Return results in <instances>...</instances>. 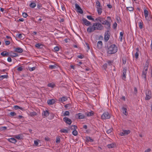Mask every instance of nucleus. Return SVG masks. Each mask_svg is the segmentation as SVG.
Here are the masks:
<instances>
[{
  "instance_id": "39",
  "label": "nucleus",
  "mask_w": 152,
  "mask_h": 152,
  "mask_svg": "<svg viewBox=\"0 0 152 152\" xmlns=\"http://www.w3.org/2000/svg\"><path fill=\"white\" fill-rule=\"evenodd\" d=\"M15 137V138L18 140H20L22 138V136L20 134H19L18 135H16Z\"/></svg>"
},
{
  "instance_id": "15",
  "label": "nucleus",
  "mask_w": 152,
  "mask_h": 152,
  "mask_svg": "<svg viewBox=\"0 0 152 152\" xmlns=\"http://www.w3.org/2000/svg\"><path fill=\"white\" fill-rule=\"evenodd\" d=\"M67 99V97L66 96H63L62 98L59 99V101L63 102L66 101Z\"/></svg>"
},
{
  "instance_id": "47",
  "label": "nucleus",
  "mask_w": 152,
  "mask_h": 152,
  "mask_svg": "<svg viewBox=\"0 0 152 152\" xmlns=\"http://www.w3.org/2000/svg\"><path fill=\"white\" fill-rule=\"evenodd\" d=\"M28 16V14L26 12H23L22 13V16L25 18H26Z\"/></svg>"
},
{
  "instance_id": "59",
  "label": "nucleus",
  "mask_w": 152,
  "mask_h": 152,
  "mask_svg": "<svg viewBox=\"0 0 152 152\" xmlns=\"http://www.w3.org/2000/svg\"><path fill=\"white\" fill-rule=\"evenodd\" d=\"M7 128V127L6 126H3L0 129L1 130H6Z\"/></svg>"
},
{
  "instance_id": "22",
  "label": "nucleus",
  "mask_w": 152,
  "mask_h": 152,
  "mask_svg": "<svg viewBox=\"0 0 152 152\" xmlns=\"http://www.w3.org/2000/svg\"><path fill=\"white\" fill-rule=\"evenodd\" d=\"M15 51L18 53H21L23 52V50L21 48H15Z\"/></svg>"
},
{
  "instance_id": "35",
  "label": "nucleus",
  "mask_w": 152,
  "mask_h": 152,
  "mask_svg": "<svg viewBox=\"0 0 152 152\" xmlns=\"http://www.w3.org/2000/svg\"><path fill=\"white\" fill-rule=\"evenodd\" d=\"M29 115L31 116H33L37 115V113L35 112H30Z\"/></svg>"
},
{
  "instance_id": "24",
  "label": "nucleus",
  "mask_w": 152,
  "mask_h": 152,
  "mask_svg": "<svg viewBox=\"0 0 152 152\" xmlns=\"http://www.w3.org/2000/svg\"><path fill=\"white\" fill-rule=\"evenodd\" d=\"M1 55L3 56H8L9 55V53L6 51H3L1 53Z\"/></svg>"
},
{
  "instance_id": "46",
  "label": "nucleus",
  "mask_w": 152,
  "mask_h": 152,
  "mask_svg": "<svg viewBox=\"0 0 152 152\" xmlns=\"http://www.w3.org/2000/svg\"><path fill=\"white\" fill-rule=\"evenodd\" d=\"M127 9L129 11H132L133 10L134 8L132 7H127Z\"/></svg>"
},
{
  "instance_id": "40",
  "label": "nucleus",
  "mask_w": 152,
  "mask_h": 152,
  "mask_svg": "<svg viewBox=\"0 0 152 152\" xmlns=\"http://www.w3.org/2000/svg\"><path fill=\"white\" fill-rule=\"evenodd\" d=\"M86 18L89 20H92L93 21H94V19L91 16V15H87L86 17Z\"/></svg>"
},
{
  "instance_id": "18",
  "label": "nucleus",
  "mask_w": 152,
  "mask_h": 152,
  "mask_svg": "<svg viewBox=\"0 0 152 152\" xmlns=\"http://www.w3.org/2000/svg\"><path fill=\"white\" fill-rule=\"evenodd\" d=\"M78 118L79 119H83L85 118L84 115L81 113H79L78 114Z\"/></svg>"
},
{
  "instance_id": "25",
  "label": "nucleus",
  "mask_w": 152,
  "mask_h": 152,
  "mask_svg": "<svg viewBox=\"0 0 152 152\" xmlns=\"http://www.w3.org/2000/svg\"><path fill=\"white\" fill-rule=\"evenodd\" d=\"M86 141L88 142H93L94 141V140L90 137H86Z\"/></svg>"
},
{
  "instance_id": "11",
  "label": "nucleus",
  "mask_w": 152,
  "mask_h": 152,
  "mask_svg": "<svg viewBox=\"0 0 152 152\" xmlns=\"http://www.w3.org/2000/svg\"><path fill=\"white\" fill-rule=\"evenodd\" d=\"M104 18L99 17L96 18L95 19V20L98 23H101V24L102 25V23L104 21Z\"/></svg>"
},
{
  "instance_id": "43",
  "label": "nucleus",
  "mask_w": 152,
  "mask_h": 152,
  "mask_svg": "<svg viewBox=\"0 0 152 152\" xmlns=\"http://www.w3.org/2000/svg\"><path fill=\"white\" fill-rule=\"evenodd\" d=\"M56 66V65H50L49 66V68L51 69H55Z\"/></svg>"
},
{
  "instance_id": "31",
  "label": "nucleus",
  "mask_w": 152,
  "mask_h": 152,
  "mask_svg": "<svg viewBox=\"0 0 152 152\" xmlns=\"http://www.w3.org/2000/svg\"><path fill=\"white\" fill-rule=\"evenodd\" d=\"M49 113L48 110L44 111L43 113H42V114L45 117L48 116L49 115Z\"/></svg>"
},
{
  "instance_id": "60",
  "label": "nucleus",
  "mask_w": 152,
  "mask_h": 152,
  "mask_svg": "<svg viewBox=\"0 0 152 152\" xmlns=\"http://www.w3.org/2000/svg\"><path fill=\"white\" fill-rule=\"evenodd\" d=\"M5 43L6 45H8L10 44V42L9 41H6Z\"/></svg>"
},
{
  "instance_id": "61",
  "label": "nucleus",
  "mask_w": 152,
  "mask_h": 152,
  "mask_svg": "<svg viewBox=\"0 0 152 152\" xmlns=\"http://www.w3.org/2000/svg\"><path fill=\"white\" fill-rule=\"evenodd\" d=\"M42 7V5L40 4H39L37 5V7L38 9H40Z\"/></svg>"
},
{
  "instance_id": "30",
  "label": "nucleus",
  "mask_w": 152,
  "mask_h": 152,
  "mask_svg": "<svg viewBox=\"0 0 152 152\" xmlns=\"http://www.w3.org/2000/svg\"><path fill=\"white\" fill-rule=\"evenodd\" d=\"M115 145L114 143H111V144L107 145V147L109 148H113L115 147Z\"/></svg>"
},
{
  "instance_id": "1",
  "label": "nucleus",
  "mask_w": 152,
  "mask_h": 152,
  "mask_svg": "<svg viewBox=\"0 0 152 152\" xmlns=\"http://www.w3.org/2000/svg\"><path fill=\"white\" fill-rule=\"evenodd\" d=\"M103 26L100 23L97 22L94 23L92 26H90L87 29V31L89 33H91L95 31L102 30L104 29Z\"/></svg>"
},
{
  "instance_id": "56",
  "label": "nucleus",
  "mask_w": 152,
  "mask_h": 152,
  "mask_svg": "<svg viewBox=\"0 0 152 152\" xmlns=\"http://www.w3.org/2000/svg\"><path fill=\"white\" fill-rule=\"evenodd\" d=\"M10 115L12 116H14L16 115V113L14 112H11L10 113Z\"/></svg>"
},
{
  "instance_id": "27",
  "label": "nucleus",
  "mask_w": 152,
  "mask_h": 152,
  "mask_svg": "<svg viewBox=\"0 0 152 152\" xmlns=\"http://www.w3.org/2000/svg\"><path fill=\"white\" fill-rule=\"evenodd\" d=\"M148 65H149L148 63L147 62L145 63V66L144 69H143L144 70L147 71V70L148 69Z\"/></svg>"
},
{
  "instance_id": "29",
  "label": "nucleus",
  "mask_w": 152,
  "mask_h": 152,
  "mask_svg": "<svg viewBox=\"0 0 152 152\" xmlns=\"http://www.w3.org/2000/svg\"><path fill=\"white\" fill-rule=\"evenodd\" d=\"M144 13L145 18H146L148 15V12L147 10L146 9H145L144 11Z\"/></svg>"
},
{
  "instance_id": "6",
  "label": "nucleus",
  "mask_w": 152,
  "mask_h": 152,
  "mask_svg": "<svg viewBox=\"0 0 152 152\" xmlns=\"http://www.w3.org/2000/svg\"><path fill=\"white\" fill-rule=\"evenodd\" d=\"M110 33L109 30L107 31L105 34L104 39L105 42H107L110 38Z\"/></svg>"
},
{
  "instance_id": "21",
  "label": "nucleus",
  "mask_w": 152,
  "mask_h": 152,
  "mask_svg": "<svg viewBox=\"0 0 152 152\" xmlns=\"http://www.w3.org/2000/svg\"><path fill=\"white\" fill-rule=\"evenodd\" d=\"M102 7H96L97 10L99 15H101L102 13Z\"/></svg>"
},
{
  "instance_id": "51",
  "label": "nucleus",
  "mask_w": 152,
  "mask_h": 152,
  "mask_svg": "<svg viewBox=\"0 0 152 152\" xmlns=\"http://www.w3.org/2000/svg\"><path fill=\"white\" fill-rule=\"evenodd\" d=\"M113 129H109L107 130L106 132L107 134H109L111 133Z\"/></svg>"
},
{
  "instance_id": "37",
  "label": "nucleus",
  "mask_w": 152,
  "mask_h": 152,
  "mask_svg": "<svg viewBox=\"0 0 152 152\" xmlns=\"http://www.w3.org/2000/svg\"><path fill=\"white\" fill-rule=\"evenodd\" d=\"M96 5L97 6L96 7H102V6L101 5L99 1L97 0L96 1Z\"/></svg>"
},
{
  "instance_id": "20",
  "label": "nucleus",
  "mask_w": 152,
  "mask_h": 152,
  "mask_svg": "<svg viewBox=\"0 0 152 152\" xmlns=\"http://www.w3.org/2000/svg\"><path fill=\"white\" fill-rule=\"evenodd\" d=\"M47 102L49 104L53 105L55 103V101L53 99H51L48 100Z\"/></svg>"
},
{
  "instance_id": "57",
  "label": "nucleus",
  "mask_w": 152,
  "mask_h": 152,
  "mask_svg": "<svg viewBox=\"0 0 152 152\" xmlns=\"http://www.w3.org/2000/svg\"><path fill=\"white\" fill-rule=\"evenodd\" d=\"M54 50L56 51H58L59 50V48L58 46H56L54 48Z\"/></svg>"
},
{
  "instance_id": "7",
  "label": "nucleus",
  "mask_w": 152,
  "mask_h": 152,
  "mask_svg": "<svg viewBox=\"0 0 152 152\" xmlns=\"http://www.w3.org/2000/svg\"><path fill=\"white\" fill-rule=\"evenodd\" d=\"M130 132V131L129 130H123L122 132L120 133V135L121 136H124L129 134Z\"/></svg>"
},
{
  "instance_id": "42",
  "label": "nucleus",
  "mask_w": 152,
  "mask_h": 152,
  "mask_svg": "<svg viewBox=\"0 0 152 152\" xmlns=\"http://www.w3.org/2000/svg\"><path fill=\"white\" fill-rule=\"evenodd\" d=\"M41 46H42V45L39 43L36 44L35 45V46L38 48H41Z\"/></svg>"
},
{
  "instance_id": "26",
  "label": "nucleus",
  "mask_w": 152,
  "mask_h": 152,
  "mask_svg": "<svg viewBox=\"0 0 152 152\" xmlns=\"http://www.w3.org/2000/svg\"><path fill=\"white\" fill-rule=\"evenodd\" d=\"M8 77V76L7 75H0V80H2L4 78H7Z\"/></svg>"
},
{
  "instance_id": "23",
  "label": "nucleus",
  "mask_w": 152,
  "mask_h": 152,
  "mask_svg": "<svg viewBox=\"0 0 152 152\" xmlns=\"http://www.w3.org/2000/svg\"><path fill=\"white\" fill-rule=\"evenodd\" d=\"M36 6V3L34 1H32L31 3L29 4L30 7L32 8H34Z\"/></svg>"
},
{
  "instance_id": "64",
  "label": "nucleus",
  "mask_w": 152,
  "mask_h": 152,
  "mask_svg": "<svg viewBox=\"0 0 152 152\" xmlns=\"http://www.w3.org/2000/svg\"><path fill=\"white\" fill-rule=\"evenodd\" d=\"M18 21L23 22L24 21V19L23 18H20L18 20Z\"/></svg>"
},
{
  "instance_id": "38",
  "label": "nucleus",
  "mask_w": 152,
  "mask_h": 152,
  "mask_svg": "<svg viewBox=\"0 0 152 152\" xmlns=\"http://www.w3.org/2000/svg\"><path fill=\"white\" fill-rule=\"evenodd\" d=\"M77 129V126L75 125L72 126H71L70 129L72 130H75Z\"/></svg>"
},
{
  "instance_id": "33",
  "label": "nucleus",
  "mask_w": 152,
  "mask_h": 152,
  "mask_svg": "<svg viewBox=\"0 0 152 152\" xmlns=\"http://www.w3.org/2000/svg\"><path fill=\"white\" fill-rule=\"evenodd\" d=\"M94 112L92 111L88 112L87 113V115L88 116H93L94 114Z\"/></svg>"
},
{
  "instance_id": "3",
  "label": "nucleus",
  "mask_w": 152,
  "mask_h": 152,
  "mask_svg": "<svg viewBox=\"0 0 152 152\" xmlns=\"http://www.w3.org/2000/svg\"><path fill=\"white\" fill-rule=\"evenodd\" d=\"M105 25V27L108 30L110 29L111 23L110 21L108 20H104V21L102 23V25Z\"/></svg>"
},
{
  "instance_id": "48",
  "label": "nucleus",
  "mask_w": 152,
  "mask_h": 152,
  "mask_svg": "<svg viewBox=\"0 0 152 152\" xmlns=\"http://www.w3.org/2000/svg\"><path fill=\"white\" fill-rule=\"evenodd\" d=\"M60 142V139L59 137H57L56 138V142L57 143H59Z\"/></svg>"
},
{
  "instance_id": "2",
  "label": "nucleus",
  "mask_w": 152,
  "mask_h": 152,
  "mask_svg": "<svg viewBox=\"0 0 152 152\" xmlns=\"http://www.w3.org/2000/svg\"><path fill=\"white\" fill-rule=\"evenodd\" d=\"M118 50V47L115 45L112 44L110 45L107 48V52L109 54H113L115 53Z\"/></svg>"
},
{
  "instance_id": "17",
  "label": "nucleus",
  "mask_w": 152,
  "mask_h": 152,
  "mask_svg": "<svg viewBox=\"0 0 152 152\" xmlns=\"http://www.w3.org/2000/svg\"><path fill=\"white\" fill-rule=\"evenodd\" d=\"M8 140L9 142L14 143H15L17 142L16 140L13 138H9L8 139Z\"/></svg>"
},
{
  "instance_id": "52",
  "label": "nucleus",
  "mask_w": 152,
  "mask_h": 152,
  "mask_svg": "<svg viewBox=\"0 0 152 152\" xmlns=\"http://www.w3.org/2000/svg\"><path fill=\"white\" fill-rule=\"evenodd\" d=\"M117 23L116 22L114 23L113 25V28L114 29L115 28H116V27L117 26Z\"/></svg>"
},
{
  "instance_id": "44",
  "label": "nucleus",
  "mask_w": 152,
  "mask_h": 152,
  "mask_svg": "<svg viewBox=\"0 0 152 152\" xmlns=\"http://www.w3.org/2000/svg\"><path fill=\"white\" fill-rule=\"evenodd\" d=\"M69 115V112L68 111H66L63 114L64 116L66 115Z\"/></svg>"
},
{
  "instance_id": "41",
  "label": "nucleus",
  "mask_w": 152,
  "mask_h": 152,
  "mask_svg": "<svg viewBox=\"0 0 152 152\" xmlns=\"http://www.w3.org/2000/svg\"><path fill=\"white\" fill-rule=\"evenodd\" d=\"M72 134L74 136H76L78 134V132L76 130H74L72 132Z\"/></svg>"
},
{
  "instance_id": "62",
  "label": "nucleus",
  "mask_w": 152,
  "mask_h": 152,
  "mask_svg": "<svg viewBox=\"0 0 152 152\" xmlns=\"http://www.w3.org/2000/svg\"><path fill=\"white\" fill-rule=\"evenodd\" d=\"M7 60L9 62H11L12 61V59L10 57H8L7 58Z\"/></svg>"
},
{
  "instance_id": "5",
  "label": "nucleus",
  "mask_w": 152,
  "mask_h": 152,
  "mask_svg": "<svg viewBox=\"0 0 152 152\" xmlns=\"http://www.w3.org/2000/svg\"><path fill=\"white\" fill-rule=\"evenodd\" d=\"M82 21V23L83 25H85L87 26H89L91 25V23L86 18H83L81 20Z\"/></svg>"
},
{
  "instance_id": "53",
  "label": "nucleus",
  "mask_w": 152,
  "mask_h": 152,
  "mask_svg": "<svg viewBox=\"0 0 152 152\" xmlns=\"http://www.w3.org/2000/svg\"><path fill=\"white\" fill-rule=\"evenodd\" d=\"M123 63L124 64H126V59L125 58H122V59Z\"/></svg>"
},
{
  "instance_id": "19",
  "label": "nucleus",
  "mask_w": 152,
  "mask_h": 152,
  "mask_svg": "<svg viewBox=\"0 0 152 152\" xmlns=\"http://www.w3.org/2000/svg\"><path fill=\"white\" fill-rule=\"evenodd\" d=\"M122 110L123 113V114H124V115H127L128 114V113L127 111V109L126 108H125L124 107H122Z\"/></svg>"
},
{
  "instance_id": "28",
  "label": "nucleus",
  "mask_w": 152,
  "mask_h": 152,
  "mask_svg": "<svg viewBox=\"0 0 152 152\" xmlns=\"http://www.w3.org/2000/svg\"><path fill=\"white\" fill-rule=\"evenodd\" d=\"M147 71L144 70H143L142 71V77L145 79L146 78V75L147 74Z\"/></svg>"
},
{
  "instance_id": "10",
  "label": "nucleus",
  "mask_w": 152,
  "mask_h": 152,
  "mask_svg": "<svg viewBox=\"0 0 152 152\" xmlns=\"http://www.w3.org/2000/svg\"><path fill=\"white\" fill-rule=\"evenodd\" d=\"M63 120L65 123L69 125L71 124L72 123V121L71 120L67 117H65L64 118Z\"/></svg>"
},
{
  "instance_id": "12",
  "label": "nucleus",
  "mask_w": 152,
  "mask_h": 152,
  "mask_svg": "<svg viewBox=\"0 0 152 152\" xmlns=\"http://www.w3.org/2000/svg\"><path fill=\"white\" fill-rule=\"evenodd\" d=\"M146 96L145 97V99L148 100L150 99L151 98V94L150 91H148L146 93Z\"/></svg>"
},
{
  "instance_id": "54",
  "label": "nucleus",
  "mask_w": 152,
  "mask_h": 152,
  "mask_svg": "<svg viewBox=\"0 0 152 152\" xmlns=\"http://www.w3.org/2000/svg\"><path fill=\"white\" fill-rule=\"evenodd\" d=\"M84 57V55L82 54H81L79 55H78L77 56L78 58H81V59L83 58Z\"/></svg>"
},
{
  "instance_id": "58",
  "label": "nucleus",
  "mask_w": 152,
  "mask_h": 152,
  "mask_svg": "<svg viewBox=\"0 0 152 152\" xmlns=\"http://www.w3.org/2000/svg\"><path fill=\"white\" fill-rule=\"evenodd\" d=\"M17 70L18 71H21L23 70V68L22 66H20L17 69Z\"/></svg>"
},
{
  "instance_id": "14",
  "label": "nucleus",
  "mask_w": 152,
  "mask_h": 152,
  "mask_svg": "<svg viewBox=\"0 0 152 152\" xmlns=\"http://www.w3.org/2000/svg\"><path fill=\"white\" fill-rule=\"evenodd\" d=\"M102 41H99L97 43V48L98 49H100L102 48Z\"/></svg>"
},
{
  "instance_id": "16",
  "label": "nucleus",
  "mask_w": 152,
  "mask_h": 152,
  "mask_svg": "<svg viewBox=\"0 0 152 152\" xmlns=\"http://www.w3.org/2000/svg\"><path fill=\"white\" fill-rule=\"evenodd\" d=\"M136 52L135 53L134 56L136 59H137L138 58L139 54V48H137L136 49Z\"/></svg>"
},
{
  "instance_id": "36",
  "label": "nucleus",
  "mask_w": 152,
  "mask_h": 152,
  "mask_svg": "<svg viewBox=\"0 0 152 152\" xmlns=\"http://www.w3.org/2000/svg\"><path fill=\"white\" fill-rule=\"evenodd\" d=\"M14 107L15 110L20 109L22 110H23V109L22 107L18 106L17 105L15 106H14Z\"/></svg>"
},
{
  "instance_id": "55",
  "label": "nucleus",
  "mask_w": 152,
  "mask_h": 152,
  "mask_svg": "<svg viewBox=\"0 0 152 152\" xmlns=\"http://www.w3.org/2000/svg\"><path fill=\"white\" fill-rule=\"evenodd\" d=\"M107 64H105L103 65V68L105 70L107 69Z\"/></svg>"
},
{
  "instance_id": "34",
  "label": "nucleus",
  "mask_w": 152,
  "mask_h": 152,
  "mask_svg": "<svg viewBox=\"0 0 152 152\" xmlns=\"http://www.w3.org/2000/svg\"><path fill=\"white\" fill-rule=\"evenodd\" d=\"M48 86L49 87L53 88L55 86V85L53 83H50L48 84Z\"/></svg>"
},
{
  "instance_id": "45",
  "label": "nucleus",
  "mask_w": 152,
  "mask_h": 152,
  "mask_svg": "<svg viewBox=\"0 0 152 152\" xmlns=\"http://www.w3.org/2000/svg\"><path fill=\"white\" fill-rule=\"evenodd\" d=\"M17 35L18 36V37L20 39H23V34H17Z\"/></svg>"
},
{
  "instance_id": "4",
  "label": "nucleus",
  "mask_w": 152,
  "mask_h": 152,
  "mask_svg": "<svg viewBox=\"0 0 152 152\" xmlns=\"http://www.w3.org/2000/svg\"><path fill=\"white\" fill-rule=\"evenodd\" d=\"M110 115L107 112H104L101 115V119L103 120L107 119L110 118Z\"/></svg>"
},
{
  "instance_id": "8",
  "label": "nucleus",
  "mask_w": 152,
  "mask_h": 152,
  "mask_svg": "<svg viewBox=\"0 0 152 152\" xmlns=\"http://www.w3.org/2000/svg\"><path fill=\"white\" fill-rule=\"evenodd\" d=\"M75 7L77 10V11L80 14H82L83 13V10H82V9L80 7L78 4L76 3L75 4Z\"/></svg>"
},
{
  "instance_id": "50",
  "label": "nucleus",
  "mask_w": 152,
  "mask_h": 152,
  "mask_svg": "<svg viewBox=\"0 0 152 152\" xmlns=\"http://www.w3.org/2000/svg\"><path fill=\"white\" fill-rule=\"evenodd\" d=\"M18 55L17 53H13L12 55H11L10 56L11 57H15L18 56Z\"/></svg>"
},
{
  "instance_id": "9",
  "label": "nucleus",
  "mask_w": 152,
  "mask_h": 152,
  "mask_svg": "<svg viewBox=\"0 0 152 152\" xmlns=\"http://www.w3.org/2000/svg\"><path fill=\"white\" fill-rule=\"evenodd\" d=\"M127 69L126 68H124L123 70V73L122 75V78L123 80H124L126 76Z\"/></svg>"
},
{
  "instance_id": "49",
  "label": "nucleus",
  "mask_w": 152,
  "mask_h": 152,
  "mask_svg": "<svg viewBox=\"0 0 152 152\" xmlns=\"http://www.w3.org/2000/svg\"><path fill=\"white\" fill-rule=\"evenodd\" d=\"M36 68L35 67H30L29 68V70L30 71H32L34 70Z\"/></svg>"
},
{
  "instance_id": "13",
  "label": "nucleus",
  "mask_w": 152,
  "mask_h": 152,
  "mask_svg": "<svg viewBox=\"0 0 152 152\" xmlns=\"http://www.w3.org/2000/svg\"><path fill=\"white\" fill-rule=\"evenodd\" d=\"M138 20L139 21V22L138 23L139 28L140 29H142L143 28V22L141 19Z\"/></svg>"
},
{
  "instance_id": "32",
  "label": "nucleus",
  "mask_w": 152,
  "mask_h": 152,
  "mask_svg": "<svg viewBox=\"0 0 152 152\" xmlns=\"http://www.w3.org/2000/svg\"><path fill=\"white\" fill-rule=\"evenodd\" d=\"M60 132L61 133H68L69 130L68 129H62L60 130Z\"/></svg>"
},
{
  "instance_id": "63",
  "label": "nucleus",
  "mask_w": 152,
  "mask_h": 152,
  "mask_svg": "<svg viewBox=\"0 0 152 152\" xmlns=\"http://www.w3.org/2000/svg\"><path fill=\"white\" fill-rule=\"evenodd\" d=\"M34 143L35 145H36V146H37L38 145V142L37 141H36V140H35L34 141Z\"/></svg>"
}]
</instances>
